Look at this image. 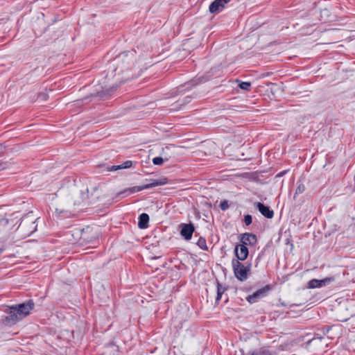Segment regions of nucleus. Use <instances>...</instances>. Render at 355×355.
I'll return each mask as SVG.
<instances>
[{"label": "nucleus", "instance_id": "nucleus-1", "mask_svg": "<svg viewBox=\"0 0 355 355\" xmlns=\"http://www.w3.org/2000/svg\"><path fill=\"white\" fill-rule=\"evenodd\" d=\"M137 60L136 52L133 50L123 51L116 55L110 64L109 69L114 73L116 77L115 83L112 86L103 87L101 91L92 94V96L103 98L110 95L111 92L118 87L121 83L133 79L136 76L132 73L135 67Z\"/></svg>", "mask_w": 355, "mask_h": 355}, {"label": "nucleus", "instance_id": "nucleus-2", "mask_svg": "<svg viewBox=\"0 0 355 355\" xmlns=\"http://www.w3.org/2000/svg\"><path fill=\"white\" fill-rule=\"evenodd\" d=\"M34 307L35 303L32 300L7 306L0 322L5 326L11 327L28 316Z\"/></svg>", "mask_w": 355, "mask_h": 355}, {"label": "nucleus", "instance_id": "nucleus-3", "mask_svg": "<svg viewBox=\"0 0 355 355\" xmlns=\"http://www.w3.org/2000/svg\"><path fill=\"white\" fill-rule=\"evenodd\" d=\"M37 219L38 218H35L32 211L23 216L17 228L19 236L23 238H26L34 233L37 230V225L35 224V223Z\"/></svg>", "mask_w": 355, "mask_h": 355}, {"label": "nucleus", "instance_id": "nucleus-4", "mask_svg": "<svg viewBox=\"0 0 355 355\" xmlns=\"http://www.w3.org/2000/svg\"><path fill=\"white\" fill-rule=\"evenodd\" d=\"M168 182V179L166 177H162L157 180H151V182L149 184H144L143 186H135L130 188H127L123 191H121L116 194V198L120 197L123 194L128 196L130 194L141 191L144 189H151L157 186L164 185Z\"/></svg>", "mask_w": 355, "mask_h": 355}, {"label": "nucleus", "instance_id": "nucleus-5", "mask_svg": "<svg viewBox=\"0 0 355 355\" xmlns=\"http://www.w3.org/2000/svg\"><path fill=\"white\" fill-rule=\"evenodd\" d=\"M238 259H233L232 261V270L236 278L241 281L244 282L247 280L250 274L252 264L249 263L244 265Z\"/></svg>", "mask_w": 355, "mask_h": 355}, {"label": "nucleus", "instance_id": "nucleus-6", "mask_svg": "<svg viewBox=\"0 0 355 355\" xmlns=\"http://www.w3.org/2000/svg\"><path fill=\"white\" fill-rule=\"evenodd\" d=\"M271 289L272 286L270 285H266L264 287L255 291L253 294L248 295L246 297V300L250 304H254L257 302L259 299L266 297Z\"/></svg>", "mask_w": 355, "mask_h": 355}, {"label": "nucleus", "instance_id": "nucleus-7", "mask_svg": "<svg viewBox=\"0 0 355 355\" xmlns=\"http://www.w3.org/2000/svg\"><path fill=\"white\" fill-rule=\"evenodd\" d=\"M180 235L186 240L189 241L192 238L195 232V227L192 223H181L179 225Z\"/></svg>", "mask_w": 355, "mask_h": 355}, {"label": "nucleus", "instance_id": "nucleus-8", "mask_svg": "<svg viewBox=\"0 0 355 355\" xmlns=\"http://www.w3.org/2000/svg\"><path fill=\"white\" fill-rule=\"evenodd\" d=\"M234 252L236 257V259L241 261H245L249 255L248 248L247 246L241 243H238L235 245Z\"/></svg>", "mask_w": 355, "mask_h": 355}, {"label": "nucleus", "instance_id": "nucleus-9", "mask_svg": "<svg viewBox=\"0 0 355 355\" xmlns=\"http://www.w3.org/2000/svg\"><path fill=\"white\" fill-rule=\"evenodd\" d=\"M240 241L241 244L245 246H254L257 243V237L253 233H243L239 236Z\"/></svg>", "mask_w": 355, "mask_h": 355}, {"label": "nucleus", "instance_id": "nucleus-10", "mask_svg": "<svg viewBox=\"0 0 355 355\" xmlns=\"http://www.w3.org/2000/svg\"><path fill=\"white\" fill-rule=\"evenodd\" d=\"M334 280V277H326L322 279H313L308 282L307 288H320V287L326 286L327 284H329L330 282H331Z\"/></svg>", "mask_w": 355, "mask_h": 355}, {"label": "nucleus", "instance_id": "nucleus-11", "mask_svg": "<svg viewBox=\"0 0 355 355\" xmlns=\"http://www.w3.org/2000/svg\"><path fill=\"white\" fill-rule=\"evenodd\" d=\"M254 207L264 217L270 219L274 216V211L269 206L262 202H257L254 203Z\"/></svg>", "mask_w": 355, "mask_h": 355}, {"label": "nucleus", "instance_id": "nucleus-12", "mask_svg": "<svg viewBox=\"0 0 355 355\" xmlns=\"http://www.w3.org/2000/svg\"><path fill=\"white\" fill-rule=\"evenodd\" d=\"M230 0H214L209 5V12L211 13L217 14L222 11L225 5L230 2Z\"/></svg>", "mask_w": 355, "mask_h": 355}, {"label": "nucleus", "instance_id": "nucleus-13", "mask_svg": "<svg viewBox=\"0 0 355 355\" xmlns=\"http://www.w3.org/2000/svg\"><path fill=\"white\" fill-rule=\"evenodd\" d=\"M148 222L149 216L146 213H143L139 216L138 227L140 229L146 228L148 225Z\"/></svg>", "mask_w": 355, "mask_h": 355}, {"label": "nucleus", "instance_id": "nucleus-14", "mask_svg": "<svg viewBox=\"0 0 355 355\" xmlns=\"http://www.w3.org/2000/svg\"><path fill=\"white\" fill-rule=\"evenodd\" d=\"M249 355H273V354L268 349L262 347L259 349L252 351L249 354Z\"/></svg>", "mask_w": 355, "mask_h": 355}, {"label": "nucleus", "instance_id": "nucleus-15", "mask_svg": "<svg viewBox=\"0 0 355 355\" xmlns=\"http://www.w3.org/2000/svg\"><path fill=\"white\" fill-rule=\"evenodd\" d=\"M197 245L203 250H208L207 242L205 238L200 237L196 243Z\"/></svg>", "mask_w": 355, "mask_h": 355}, {"label": "nucleus", "instance_id": "nucleus-16", "mask_svg": "<svg viewBox=\"0 0 355 355\" xmlns=\"http://www.w3.org/2000/svg\"><path fill=\"white\" fill-rule=\"evenodd\" d=\"M202 80H203L202 77H200V78H196V79H193V80H191L189 82L186 83L187 87L189 88L190 87H193V86L197 85L198 84L201 83L202 81Z\"/></svg>", "mask_w": 355, "mask_h": 355}, {"label": "nucleus", "instance_id": "nucleus-17", "mask_svg": "<svg viewBox=\"0 0 355 355\" xmlns=\"http://www.w3.org/2000/svg\"><path fill=\"white\" fill-rule=\"evenodd\" d=\"M305 189H306V187H305V185L303 183L298 184V185H297V187L296 188L295 194H294V197H293L294 199H295L297 195H299V194H301V193H304Z\"/></svg>", "mask_w": 355, "mask_h": 355}, {"label": "nucleus", "instance_id": "nucleus-18", "mask_svg": "<svg viewBox=\"0 0 355 355\" xmlns=\"http://www.w3.org/2000/svg\"><path fill=\"white\" fill-rule=\"evenodd\" d=\"M236 82H239V87L241 89L245 90V91L250 90V88L251 87V83L250 82H241V81H239V80H236Z\"/></svg>", "mask_w": 355, "mask_h": 355}, {"label": "nucleus", "instance_id": "nucleus-19", "mask_svg": "<svg viewBox=\"0 0 355 355\" xmlns=\"http://www.w3.org/2000/svg\"><path fill=\"white\" fill-rule=\"evenodd\" d=\"M243 222L246 226L250 225L252 222V217L250 214H246L244 216Z\"/></svg>", "mask_w": 355, "mask_h": 355}, {"label": "nucleus", "instance_id": "nucleus-20", "mask_svg": "<svg viewBox=\"0 0 355 355\" xmlns=\"http://www.w3.org/2000/svg\"><path fill=\"white\" fill-rule=\"evenodd\" d=\"M153 163L155 165H162L164 163V159L162 157H155L153 159Z\"/></svg>", "mask_w": 355, "mask_h": 355}, {"label": "nucleus", "instance_id": "nucleus-21", "mask_svg": "<svg viewBox=\"0 0 355 355\" xmlns=\"http://www.w3.org/2000/svg\"><path fill=\"white\" fill-rule=\"evenodd\" d=\"M219 207L221 209V210L225 211L229 207L228 201L227 200H222L220 203Z\"/></svg>", "mask_w": 355, "mask_h": 355}, {"label": "nucleus", "instance_id": "nucleus-22", "mask_svg": "<svg viewBox=\"0 0 355 355\" xmlns=\"http://www.w3.org/2000/svg\"><path fill=\"white\" fill-rule=\"evenodd\" d=\"M216 286H217V292H220L222 294L225 293V291L227 290L226 287H223L222 285L220 284L219 281L216 279Z\"/></svg>", "mask_w": 355, "mask_h": 355}, {"label": "nucleus", "instance_id": "nucleus-23", "mask_svg": "<svg viewBox=\"0 0 355 355\" xmlns=\"http://www.w3.org/2000/svg\"><path fill=\"white\" fill-rule=\"evenodd\" d=\"M132 166V162L128 160L123 162L122 164L120 165L121 169L122 168H130Z\"/></svg>", "mask_w": 355, "mask_h": 355}, {"label": "nucleus", "instance_id": "nucleus-24", "mask_svg": "<svg viewBox=\"0 0 355 355\" xmlns=\"http://www.w3.org/2000/svg\"><path fill=\"white\" fill-rule=\"evenodd\" d=\"M338 328V326H325L322 328V331L324 332H329L330 330H332L333 329H334L335 331H338V329H337Z\"/></svg>", "mask_w": 355, "mask_h": 355}, {"label": "nucleus", "instance_id": "nucleus-25", "mask_svg": "<svg viewBox=\"0 0 355 355\" xmlns=\"http://www.w3.org/2000/svg\"><path fill=\"white\" fill-rule=\"evenodd\" d=\"M81 199L85 200L88 198V189H86L85 191H81Z\"/></svg>", "mask_w": 355, "mask_h": 355}, {"label": "nucleus", "instance_id": "nucleus-26", "mask_svg": "<svg viewBox=\"0 0 355 355\" xmlns=\"http://www.w3.org/2000/svg\"><path fill=\"white\" fill-rule=\"evenodd\" d=\"M38 98L42 99V101H46L48 98V95L45 93H40L38 95Z\"/></svg>", "mask_w": 355, "mask_h": 355}, {"label": "nucleus", "instance_id": "nucleus-27", "mask_svg": "<svg viewBox=\"0 0 355 355\" xmlns=\"http://www.w3.org/2000/svg\"><path fill=\"white\" fill-rule=\"evenodd\" d=\"M222 295H223V294L220 291L217 292V295H216V302H215L216 304H218L219 301L221 299Z\"/></svg>", "mask_w": 355, "mask_h": 355}, {"label": "nucleus", "instance_id": "nucleus-28", "mask_svg": "<svg viewBox=\"0 0 355 355\" xmlns=\"http://www.w3.org/2000/svg\"><path fill=\"white\" fill-rule=\"evenodd\" d=\"M118 169H121V167H120V165H117V166H112L110 168V171H116Z\"/></svg>", "mask_w": 355, "mask_h": 355}, {"label": "nucleus", "instance_id": "nucleus-29", "mask_svg": "<svg viewBox=\"0 0 355 355\" xmlns=\"http://www.w3.org/2000/svg\"><path fill=\"white\" fill-rule=\"evenodd\" d=\"M4 148L5 147L3 146V144H0V153L2 152Z\"/></svg>", "mask_w": 355, "mask_h": 355}, {"label": "nucleus", "instance_id": "nucleus-30", "mask_svg": "<svg viewBox=\"0 0 355 355\" xmlns=\"http://www.w3.org/2000/svg\"><path fill=\"white\" fill-rule=\"evenodd\" d=\"M188 102H189V96H187V97L185 98V100H184V103H188Z\"/></svg>", "mask_w": 355, "mask_h": 355}, {"label": "nucleus", "instance_id": "nucleus-31", "mask_svg": "<svg viewBox=\"0 0 355 355\" xmlns=\"http://www.w3.org/2000/svg\"><path fill=\"white\" fill-rule=\"evenodd\" d=\"M3 249L2 248H0V255L1 254V253L3 252Z\"/></svg>", "mask_w": 355, "mask_h": 355}]
</instances>
